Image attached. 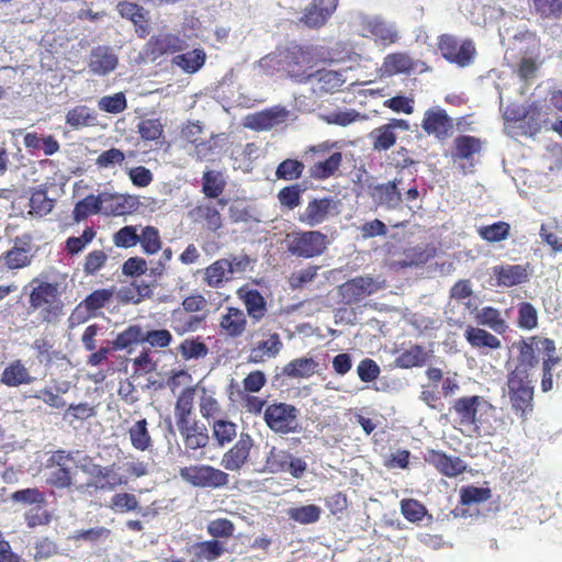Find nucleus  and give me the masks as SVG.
Returning a JSON list of instances; mask_svg holds the SVG:
<instances>
[{
  "mask_svg": "<svg viewBox=\"0 0 562 562\" xmlns=\"http://www.w3.org/2000/svg\"><path fill=\"white\" fill-rule=\"evenodd\" d=\"M518 356L515 368L509 372L531 376V370L537 366L536 350L542 353L541 391L547 393L553 389V371L562 359L557 352L555 342L550 338L538 336L521 339L517 342Z\"/></svg>",
  "mask_w": 562,
  "mask_h": 562,
  "instance_id": "1",
  "label": "nucleus"
},
{
  "mask_svg": "<svg viewBox=\"0 0 562 562\" xmlns=\"http://www.w3.org/2000/svg\"><path fill=\"white\" fill-rule=\"evenodd\" d=\"M31 285L29 303L30 307L37 312L40 322L52 325L59 323L65 314V305L60 299L58 283L41 281L35 278L31 281Z\"/></svg>",
  "mask_w": 562,
  "mask_h": 562,
  "instance_id": "2",
  "label": "nucleus"
},
{
  "mask_svg": "<svg viewBox=\"0 0 562 562\" xmlns=\"http://www.w3.org/2000/svg\"><path fill=\"white\" fill-rule=\"evenodd\" d=\"M348 26L353 34L372 38L383 46L393 45L401 38L396 23L379 14L353 11L349 15Z\"/></svg>",
  "mask_w": 562,
  "mask_h": 562,
  "instance_id": "3",
  "label": "nucleus"
},
{
  "mask_svg": "<svg viewBox=\"0 0 562 562\" xmlns=\"http://www.w3.org/2000/svg\"><path fill=\"white\" fill-rule=\"evenodd\" d=\"M300 411L294 405L273 401L263 411L267 427L279 435L294 434L300 430Z\"/></svg>",
  "mask_w": 562,
  "mask_h": 562,
  "instance_id": "4",
  "label": "nucleus"
},
{
  "mask_svg": "<svg viewBox=\"0 0 562 562\" xmlns=\"http://www.w3.org/2000/svg\"><path fill=\"white\" fill-rule=\"evenodd\" d=\"M507 393L512 409L522 420L533 411V394L531 376L508 373Z\"/></svg>",
  "mask_w": 562,
  "mask_h": 562,
  "instance_id": "5",
  "label": "nucleus"
},
{
  "mask_svg": "<svg viewBox=\"0 0 562 562\" xmlns=\"http://www.w3.org/2000/svg\"><path fill=\"white\" fill-rule=\"evenodd\" d=\"M286 250L295 257L313 258L327 248V236L318 231L292 232L285 237Z\"/></svg>",
  "mask_w": 562,
  "mask_h": 562,
  "instance_id": "6",
  "label": "nucleus"
},
{
  "mask_svg": "<svg viewBox=\"0 0 562 562\" xmlns=\"http://www.w3.org/2000/svg\"><path fill=\"white\" fill-rule=\"evenodd\" d=\"M69 463H75L74 451L58 449L46 460V468L53 469L46 479L47 485L57 488H70L74 483V472Z\"/></svg>",
  "mask_w": 562,
  "mask_h": 562,
  "instance_id": "7",
  "label": "nucleus"
},
{
  "mask_svg": "<svg viewBox=\"0 0 562 562\" xmlns=\"http://www.w3.org/2000/svg\"><path fill=\"white\" fill-rule=\"evenodd\" d=\"M386 286V281L380 277L359 276L352 278L339 285L341 302L346 305H352L361 302Z\"/></svg>",
  "mask_w": 562,
  "mask_h": 562,
  "instance_id": "8",
  "label": "nucleus"
},
{
  "mask_svg": "<svg viewBox=\"0 0 562 562\" xmlns=\"http://www.w3.org/2000/svg\"><path fill=\"white\" fill-rule=\"evenodd\" d=\"M514 48L521 54V60L518 66L517 74L519 78L526 82L535 79L540 66L539 43L532 33H525L514 37Z\"/></svg>",
  "mask_w": 562,
  "mask_h": 562,
  "instance_id": "9",
  "label": "nucleus"
},
{
  "mask_svg": "<svg viewBox=\"0 0 562 562\" xmlns=\"http://www.w3.org/2000/svg\"><path fill=\"white\" fill-rule=\"evenodd\" d=\"M180 476L195 487L221 488L228 484L229 475L209 464H195L180 469Z\"/></svg>",
  "mask_w": 562,
  "mask_h": 562,
  "instance_id": "10",
  "label": "nucleus"
},
{
  "mask_svg": "<svg viewBox=\"0 0 562 562\" xmlns=\"http://www.w3.org/2000/svg\"><path fill=\"white\" fill-rule=\"evenodd\" d=\"M284 70L297 82H306L311 79L310 71L313 68V55L308 47L291 46L284 50Z\"/></svg>",
  "mask_w": 562,
  "mask_h": 562,
  "instance_id": "11",
  "label": "nucleus"
},
{
  "mask_svg": "<svg viewBox=\"0 0 562 562\" xmlns=\"http://www.w3.org/2000/svg\"><path fill=\"white\" fill-rule=\"evenodd\" d=\"M438 48L445 59L460 67L469 66L475 55V47L470 40L459 43L458 38L450 34L439 37Z\"/></svg>",
  "mask_w": 562,
  "mask_h": 562,
  "instance_id": "12",
  "label": "nucleus"
},
{
  "mask_svg": "<svg viewBox=\"0 0 562 562\" xmlns=\"http://www.w3.org/2000/svg\"><path fill=\"white\" fill-rule=\"evenodd\" d=\"M252 447L251 435L241 431L234 446L223 454L221 465L227 471H240L248 463Z\"/></svg>",
  "mask_w": 562,
  "mask_h": 562,
  "instance_id": "13",
  "label": "nucleus"
},
{
  "mask_svg": "<svg viewBox=\"0 0 562 562\" xmlns=\"http://www.w3.org/2000/svg\"><path fill=\"white\" fill-rule=\"evenodd\" d=\"M82 471L91 476V482L88 486L101 491H114L116 487L127 483L126 479L122 476L115 464L102 467L100 464H92L91 468L82 467Z\"/></svg>",
  "mask_w": 562,
  "mask_h": 562,
  "instance_id": "14",
  "label": "nucleus"
},
{
  "mask_svg": "<svg viewBox=\"0 0 562 562\" xmlns=\"http://www.w3.org/2000/svg\"><path fill=\"white\" fill-rule=\"evenodd\" d=\"M87 65L89 74L104 77L116 69L119 56L113 47L98 45L90 50Z\"/></svg>",
  "mask_w": 562,
  "mask_h": 562,
  "instance_id": "15",
  "label": "nucleus"
},
{
  "mask_svg": "<svg viewBox=\"0 0 562 562\" xmlns=\"http://www.w3.org/2000/svg\"><path fill=\"white\" fill-rule=\"evenodd\" d=\"M424 460L447 477H456L467 471V463L460 457L449 456L441 450L428 449Z\"/></svg>",
  "mask_w": 562,
  "mask_h": 562,
  "instance_id": "16",
  "label": "nucleus"
},
{
  "mask_svg": "<svg viewBox=\"0 0 562 562\" xmlns=\"http://www.w3.org/2000/svg\"><path fill=\"white\" fill-rule=\"evenodd\" d=\"M339 0H312L303 10L300 21L310 29L324 26L338 7Z\"/></svg>",
  "mask_w": 562,
  "mask_h": 562,
  "instance_id": "17",
  "label": "nucleus"
},
{
  "mask_svg": "<svg viewBox=\"0 0 562 562\" xmlns=\"http://www.w3.org/2000/svg\"><path fill=\"white\" fill-rule=\"evenodd\" d=\"M114 294L113 286L94 290L75 307L74 315L81 316L82 321L97 317L99 311L112 302Z\"/></svg>",
  "mask_w": 562,
  "mask_h": 562,
  "instance_id": "18",
  "label": "nucleus"
},
{
  "mask_svg": "<svg viewBox=\"0 0 562 562\" xmlns=\"http://www.w3.org/2000/svg\"><path fill=\"white\" fill-rule=\"evenodd\" d=\"M177 427L188 450L202 449L209 445L210 436L207 428L198 419L181 423Z\"/></svg>",
  "mask_w": 562,
  "mask_h": 562,
  "instance_id": "19",
  "label": "nucleus"
},
{
  "mask_svg": "<svg viewBox=\"0 0 562 562\" xmlns=\"http://www.w3.org/2000/svg\"><path fill=\"white\" fill-rule=\"evenodd\" d=\"M247 316L243 310L235 306L226 307L220 318V330L226 337L236 339L244 335L247 328Z\"/></svg>",
  "mask_w": 562,
  "mask_h": 562,
  "instance_id": "20",
  "label": "nucleus"
},
{
  "mask_svg": "<svg viewBox=\"0 0 562 562\" xmlns=\"http://www.w3.org/2000/svg\"><path fill=\"white\" fill-rule=\"evenodd\" d=\"M422 126L428 134H434L436 137L442 139L448 137L452 132L453 122L445 110L432 108L426 111Z\"/></svg>",
  "mask_w": 562,
  "mask_h": 562,
  "instance_id": "21",
  "label": "nucleus"
},
{
  "mask_svg": "<svg viewBox=\"0 0 562 562\" xmlns=\"http://www.w3.org/2000/svg\"><path fill=\"white\" fill-rule=\"evenodd\" d=\"M237 296L245 305L247 315L254 323L260 322L267 313V302L257 289L241 286L237 290Z\"/></svg>",
  "mask_w": 562,
  "mask_h": 562,
  "instance_id": "22",
  "label": "nucleus"
},
{
  "mask_svg": "<svg viewBox=\"0 0 562 562\" xmlns=\"http://www.w3.org/2000/svg\"><path fill=\"white\" fill-rule=\"evenodd\" d=\"M289 111L282 106H273L271 109L248 115L246 126L252 130H270L278 124L286 121Z\"/></svg>",
  "mask_w": 562,
  "mask_h": 562,
  "instance_id": "23",
  "label": "nucleus"
},
{
  "mask_svg": "<svg viewBox=\"0 0 562 562\" xmlns=\"http://www.w3.org/2000/svg\"><path fill=\"white\" fill-rule=\"evenodd\" d=\"M334 207L335 201L331 198L313 199L299 220L308 226L319 225L327 218Z\"/></svg>",
  "mask_w": 562,
  "mask_h": 562,
  "instance_id": "24",
  "label": "nucleus"
},
{
  "mask_svg": "<svg viewBox=\"0 0 562 562\" xmlns=\"http://www.w3.org/2000/svg\"><path fill=\"white\" fill-rule=\"evenodd\" d=\"M496 283L501 286L510 288L521 284L528 280L527 266L501 265L493 268Z\"/></svg>",
  "mask_w": 562,
  "mask_h": 562,
  "instance_id": "25",
  "label": "nucleus"
},
{
  "mask_svg": "<svg viewBox=\"0 0 562 562\" xmlns=\"http://www.w3.org/2000/svg\"><path fill=\"white\" fill-rule=\"evenodd\" d=\"M481 402L482 397L479 395L459 397L453 402L451 409L457 414L461 426L476 425Z\"/></svg>",
  "mask_w": 562,
  "mask_h": 562,
  "instance_id": "26",
  "label": "nucleus"
},
{
  "mask_svg": "<svg viewBox=\"0 0 562 562\" xmlns=\"http://www.w3.org/2000/svg\"><path fill=\"white\" fill-rule=\"evenodd\" d=\"M283 347L282 340L278 333L269 334L266 340L259 341L250 349L249 362L261 363L267 359L276 358Z\"/></svg>",
  "mask_w": 562,
  "mask_h": 562,
  "instance_id": "27",
  "label": "nucleus"
},
{
  "mask_svg": "<svg viewBox=\"0 0 562 562\" xmlns=\"http://www.w3.org/2000/svg\"><path fill=\"white\" fill-rule=\"evenodd\" d=\"M190 216L194 223L202 224L210 232H217L223 226L222 215L211 203L196 205L190 211Z\"/></svg>",
  "mask_w": 562,
  "mask_h": 562,
  "instance_id": "28",
  "label": "nucleus"
},
{
  "mask_svg": "<svg viewBox=\"0 0 562 562\" xmlns=\"http://www.w3.org/2000/svg\"><path fill=\"white\" fill-rule=\"evenodd\" d=\"M34 378L20 359L11 361L2 371L0 382L9 387L31 384Z\"/></svg>",
  "mask_w": 562,
  "mask_h": 562,
  "instance_id": "29",
  "label": "nucleus"
},
{
  "mask_svg": "<svg viewBox=\"0 0 562 562\" xmlns=\"http://www.w3.org/2000/svg\"><path fill=\"white\" fill-rule=\"evenodd\" d=\"M227 258H221L207 266L203 271V282L213 289H220L231 281Z\"/></svg>",
  "mask_w": 562,
  "mask_h": 562,
  "instance_id": "30",
  "label": "nucleus"
},
{
  "mask_svg": "<svg viewBox=\"0 0 562 562\" xmlns=\"http://www.w3.org/2000/svg\"><path fill=\"white\" fill-rule=\"evenodd\" d=\"M464 338L474 349L496 350L502 347L501 340L495 335L480 327L468 326Z\"/></svg>",
  "mask_w": 562,
  "mask_h": 562,
  "instance_id": "31",
  "label": "nucleus"
},
{
  "mask_svg": "<svg viewBox=\"0 0 562 562\" xmlns=\"http://www.w3.org/2000/svg\"><path fill=\"white\" fill-rule=\"evenodd\" d=\"M20 238H16L15 245L2 254L1 259L3 260L7 268L22 269L31 265L33 255L31 254V246L25 243L23 246H19Z\"/></svg>",
  "mask_w": 562,
  "mask_h": 562,
  "instance_id": "32",
  "label": "nucleus"
},
{
  "mask_svg": "<svg viewBox=\"0 0 562 562\" xmlns=\"http://www.w3.org/2000/svg\"><path fill=\"white\" fill-rule=\"evenodd\" d=\"M430 358V352L420 345H412L395 358V366L401 369H412L425 366Z\"/></svg>",
  "mask_w": 562,
  "mask_h": 562,
  "instance_id": "33",
  "label": "nucleus"
},
{
  "mask_svg": "<svg viewBox=\"0 0 562 562\" xmlns=\"http://www.w3.org/2000/svg\"><path fill=\"white\" fill-rule=\"evenodd\" d=\"M195 389L188 386L182 390L175 405L176 425L195 419L193 416Z\"/></svg>",
  "mask_w": 562,
  "mask_h": 562,
  "instance_id": "34",
  "label": "nucleus"
},
{
  "mask_svg": "<svg viewBox=\"0 0 562 562\" xmlns=\"http://www.w3.org/2000/svg\"><path fill=\"white\" fill-rule=\"evenodd\" d=\"M310 81H315L319 90L331 92L339 89L345 83L346 78L341 71L319 69L312 71Z\"/></svg>",
  "mask_w": 562,
  "mask_h": 562,
  "instance_id": "35",
  "label": "nucleus"
},
{
  "mask_svg": "<svg viewBox=\"0 0 562 562\" xmlns=\"http://www.w3.org/2000/svg\"><path fill=\"white\" fill-rule=\"evenodd\" d=\"M205 52L200 48L176 55L171 63L173 66L179 67L186 74H195L205 64Z\"/></svg>",
  "mask_w": 562,
  "mask_h": 562,
  "instance_id": "36",
  "label": "nucleus"
},
{
  "mask_svg": "<svg viewBox=\"0 0 562 562\" xmlns=\"http://www.w3.org/2000/svg\"><path fill=\"white\" fill-rule=\"evenodd\" d=\"M416 61L407 53H393L384 57L382 68L387 75L409 72Z\"/></svg>",
  "mask_w": 562,
  "mask_h": 562,
  "instance_id": "37",
  "label": "nucleus"
},
{
  "mask_svg": "<svg viewBox=\"0 0 562 562\" xmlns=\"http://www.w3.org/2000/svg\"><path fill=\"white\" fill-rule=\"evenodd\" d=\"M476 321L480 325L487 326L497 334H504L508 329L506 321L501 312L492 306H485L476 314Z\"/></svg>",
  "mask_w": 562,
  "mask_h": 562,
  "instance_id": "38",
  "label": "nucleus"
},
{
  "mask_svg": "<svg viewBox=\"0 0 562 562\" xmlns=\"http://www.w3.org/2000/svg\"><path fill=\"white\" fill-rule=\"evenodd\" d=\"M456 157L459 159L460 165L464 168L463 161H470L472 165L473 156L481 149L480 139L473 136H459L454 140Z\"/></svg>",
  "mask_w": 562,
  "mask_h": 562,
  "instance_id": "39",
  "label": "nucleus"
},
{
  "mask_svg": "<svg viewBox=\"0 0 562 562\" xmlns=\"http://www.w3.org/2000/svg\"><path fill=\"white\" fill-rule=\"evenodd\" d=\"M318 367L313 358H296L290 361L283 369V373L290 378H310Z\"/></svg>",
  "mask_w": 562,
  "mask_h": 562,
  "instance_id": "40",
  "label": "nucleus"
},
{
  "mask_svg": "<svg viewBox=\"0 0 562 562\" xmlns=\"http://www.w3.org/2000/svg\"><path fill=\"white\" fill-rule=\"evenodd\" d=\"M548 124L549 116L542 106L532 104L526 109V115L522 122V127H527L525 133L533 135L535 133L539 132L542 126Z\"/></svg>",
  "mask_w": 562,
  "mask_h": 562,
  "instance_id": "41",
  "label": "nucleus"
},
{
  "mask_svg": "<svg viewBox=\"0 0 562 562\" xmlns=\"http://www.w3.org/2000/svg\"><path fill=\"white\" fill-rule=\"evenodd\" d=\"M183 360L201 359L207 356L209 347L201 337L184 339L177 348Z\"/></svg>",
  "mask_w": 562,
  "mask_h": 562,
  "instance_id": "42",
  "label": "nucleus"
},
{
  "mask_svg": "<svg viewBox=\"0 0 562 562\" xmlns=\"http://www.w3.org/2000/svg\"><path fill=\"white\" fill-rule=\"evenodd\" d=\"M194 555L198 560L215 561L221 558L226 549L221 540H205L193 544Z\"/></svg>",
  "mask_w": 562,
  "mask_h": 562,
  "instance_id": "43",
  "label": "nucleus"
},
{
  "mask_svg": "<svg viewBox=\"0 0 562 562\" xmlns=\"http://www.w3.org/2000/svg\"><path fill=\"white\" fill-rule=\"evenodd\" d=\"M144 330L139 325H130L117 334L112 341L113 350H125L133 345L143 344Z\"/></svg>",
  "mask_w": 562,
  "mask_h": 562,
  "instance_id": "44",
  "label": "nucleus"
},
{
  "mask_svg": "<svg viewBox=\"0 0 562 562\" xmlns=\"http://www.w3.org/2000/svg\"><path fill=\"white\" fill-rule=\"evenodd\" d=\"M212 434L217 446L224 447L237 437V425L228 419H216L212 424Z\"/></svg>",
  "mask_w": 562,
  "mask_h": 562,
  "instance_id": "45",
  "label": "nucleus"
},
{
  "mask_svg": "<svg viewBox=\"0 0 562 562\" xmlns=\"http://www.w3.org/2000/svg\"><path fill=\"white\" fill-rule=\"evenodd\" d=\"M11 501L22 506L46 505L47 499L43 491L37 487L21 488L13 492L10 496Z\"/></svg>",
  "mask_w": 562,
  "mask_h": 562,
  "instance_id": "46",
  "label": "nucleus"
},
{
  "mask_svg": "<svg viewBox=\"0 0 562 562\" xmlns=\"http://www.w3.org/2000/svg\"><path fill=\"white\" fill-rule=\"evenodd\" d=\"M128 435L131 443L136 450L145 451L148 450L153 445L151 437L147 429V420L145 418L136 422L128 429Z\"/></svg>",
  "mask_w": 562,
  "mask_h": 562,
  "instance_id": "47",
  "label": "nucleus"
},
{
  "mask_svg": "<svg viewBox=\"0 0 562 562\" xmlns=\"http://www.w3.org/2000/svg\"><path fill=\"white\" fill-rule=\"evenodd\" d=\"M205 319L204 316L190 315L186 316L180 311H175L172 315L171 327L178 335H184L187 333L195 331L201 323Z\"/></svg>",
  "mask_w": 562,
  "mask_h": 562,
  "instance_id": "48",
  "label": "nucleus"
},
{
  "mask_svg": "<svg viewBox=\"0 0 562 562\" xmlns=\"http://www.w3.org/2000/svg\"><path fill=\"white\" fill-rule=\"evenodd\" d=\"M510 225L506 222L498 221L491 225L480 226L477 228L479 236L488 243H498L508 238Z\"/></svg>",
  "mask_w": 562,
  "mask_h": 562,
  "instance_id": "49",
  "label": "nucleus"
},
{
  "mask_svg": "<svg viewBox=\"0 0 562 562\" xmlns=\"http://www.w3.org/2000/svg\"><path fill=\"white\" fill-rule=\"evenodd\" d=\"M372 196L380 203L389 207H394L401 202V193L397 190L395 181L378 186L373 189Z\"/></svg>",
  "mask_w": 562,
  "mask_h": 562,
  "instance_id": "50",
  "label": "nucleus"
},
{
  "mask_svg": "<svg viewBox=\"0 0 562 562\" xmlns=\"http://www.w3.org/2000/svg\"><path fill=\"white\" fill-rule=\"evenodd\" d=\"M95 121V113L85 105L74 108L66 115V123L74 128L94 125Z\"/></svg>",
  "mask_w": 562,
  "mask_h": 562,
  "instance_id": "51",
  "label": "nucleus"
},
{
  "mask_svg": "<svg viewBox=\"0 0 562 562\" xmlns=\"http://www.w3.org/2000/svg\"><path fill=\"white\" fill-rule=\"evenodd\" d=\"M138 243L142 249L147 255L157 254L162 246L159 231L154 226H146L142 233L138 234Z\"/></svg>",
  "mask_w": 562,
  "mask_h": 562,
  "instance_id": "52",
  "label": "nucleus"
},
{
  "mask_svg": "<svg viewBox=\"0 0 562 562\" xmlns=\"http://www.w3.org/2000/svg\"><path fill=\"white\" fill-rule=\"evenodd\" d=\"M225 140L224 134L211 135L207 140L201 139L194 147L196 157L199 159H210L221 150Z\"/></svg>",
  "mask_w": 562,
  "mask_h": 562,
  "instance_id": "53",
  "label": "nucleus"
},
{
  "mask_svg": "<svg viewBox=\"0 0 562 562\" xmlns=\"http://www.w3.org/2000/svg\"><path fill=\"white\" fill-rule=\"evenodd\" d=\"M46 505H35L25 510L23 517L26 526L34 529L41 526H47L52 521V513L45 508Z\"/></svg>",
  "mask_w": 562,
  "mask_h": 562,
  "instance_id": "54",
  "label": "nucleus"
},
{
  "mask_svg": "<svg viewBox=\"0 0 562 562\" xmlns=\"http://www.w3.org/2000/svg\"><path fill=\"white\" fill-rule=\"evenodd\" d=\"M206 532L212 539H229L234 536L235 525L228 518H216L206 525Z\"/></svg>",
  "mask_w": 562,
  "mask_h": 562,
  "instance_id": "55",
  "label": "nucleus"
},
{
  "mask_svg": "<svg viewBox=\"0 0 562 562\" xmlns=\"http://www.w3.org/2000/svg\"><path fill=\"white\" fill-rule=\"evenodd\" d=\"M321 514L322 509L317 505H304L289 510L290 518L302 525H310L318 521Z\"/></svg>",
  "mask_w": 562,
  "mask_h": 562,
  "instance_id": "56",
  "label": "nucleus"
},
{
  "mask_svg": "<svg viewBox=\"0 0 562 562\" xmlns=\"http://www.w3.org/2000/svg\"><path fill=\"white\" fill-rule=\"evenodd\" d=\"M55 200L47 196L45 189L34 191L30 199L31 213L38 216L47 215L52 212Z\"/></svg>",
  "mask_w": 562,
  "mask_h": 562,
  "instance_id": "57",
  "label": "nucleus"
},
{
  "mask_svg": "<svg viewBox=\"0 0 562 562\" xmlns=\"http://www.w3.org/2000/svg\"><path fill=\"white\" fill-rule=\"evenodd\" d=\"M336 148H338L337 143H322L310 147L303 158L305 162L311 165V168L321 167L319 162H323L327 158V155H330Z\"/></svg>",
  "mask_w": 562,
  "mask_h": 562,
  "instance_id": "58",
  "label": "nucleus"
},
{
  "mask_svg": "<svg viewBox=\"0 0 562 562\" xmlns=\"http://www.w3.org/2000/svg\"><path fill=\"white\" fill-rule=\"evenodd\" d=\"M491 496L492 492L488 487L469 485L460 490V503L467 506L484 503L488 501Z\"/></svg>",
  "mask_w": 562,
  "mask_h": 562,
  "instance_id": "59",
  "label": "nucleus"
},
{
  "mask_svg": "<svg viewBox=\"0 0 562 562\" xmlns=\"http://www.w3.org/2000/svg\"><path fill=\"white\" fill-rule=\"evenodd\" d=\"M342 159V154L336 148L323 162H319L321 167L310 168L311 176H333L339 171Z\"/></svg>",
  "mask_w": 562,
  "mask_h": 562,
  "instance_id": "60",
  "label": "nucleus"
},
{
  "mask_svg": "<svg viewBox=\"0 0 562 562\" xmlns=\"http://www.w3.org/2000/svg\"><path fill=\"white\" fill-rule=\"evenodd\" d=\"M400 505L402 515L409 522H419L427 514L426 507L414 498H404Z\"/></svg>",
  "mask_w": 562,
  "mask_h": 562,
  "instance_id": "61",
  "label": "nucleus"
},
{
  "mask_svg": "<svg viewBox=\"0 0 562 562\" xmlns=\"http://www.w3.org/2000/svg\"><path fill=\"white\" fill-rule=\"evenodd\" d=\"M518 327L522 329H533L538 326V313L535 306L529 302L518 304Z\"/></svg>",
  "mask_w": 562,
  "mask_h": 562,
  "instance_id": "62",
  "label": "nucleus"
},
{
  "mask_svg": "<svg viewBox=\"0 0 562 562\" xmlns=\"http://www.w3.org/2000/svg\"><path fill=\"white\" fill-rule=\"evenodd\" d=\"M98 106L101 111L106 113H121L127 106L125 94L123 92H117L112 95H104L99 99Z\"/></svg>",
  "mask_w": 562,
  "mask_h": 562,
  "instance_id": "63",
  "label": "nucleus"
},
{
  "mask_svg": "<svg viewBox=\"0 0 562 562\" xmlns=\"http://www.w3.org/2000/svg\"><path fill=\"white\" fill-rule=\"evenodd\" d=\"M370 138L372 139V144L374 149L378 150H386L392 147L396 140V136L393 131H391L390 126H381L379 128L373 130L370 133Z\"/></svg>",
  "mask_w": 562,
  "mask_h": 562,
  "instance_id": "64",
  "label": "nucleus"
}]
</instances>
